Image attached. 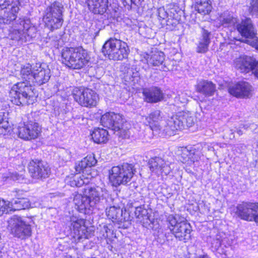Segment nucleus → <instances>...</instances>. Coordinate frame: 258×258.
Segmentation results:
<instances>
[{
    "instance_id": "1",
    "label": "nucleus",
    "mask_w": 258,
    "mask_h": 258,
    "mask_svg": "<svg viewBox=\"0 0 258 258\" xmlns=\"http://www.w3.org/2000/svg\"><path fill=\"white\" fill-rule=\"evenodd\" d=\"M34 91V88L27 81L17 83L10 91L11 101L17 105L33 104L37 98Z\"/></svg>"
},
{
    "instance_id": "2",
    "label": "nucleus",
    "mask_w": 258,
    "mask_h": 258,
    "mask_svg": "<svg viewBox=\"0 0 258 258\" xmlns=\"http://www.w3.org/2000/svg\"><path fill=\"white\" fill-rule=\"evenodd\" d=\"M21 75L25 81L29 83L32 82L40 86L49 80L50 70L48 66H24Z\"/></svg>"
},
{
    "instance_id": "3",
    "label": "nucleus",
    "mask_w": 258,
    "mask_h": 258,
    "mask_svg": "<svg viewBox=\"0 0 258 258\" xmlns=\"http://www.w3.org/2000/svg\"><path fill=\"white\" fill-rule=\"evenodd\" d=\"M135 172L132 164L124 163L121 165L113 166L109 171V181L115 187L121 184L126 185L131 181Z\"/></svg>"
},
{
    "instance_id": "4",
    "label": "nucleus",
    "mask_w": 258,
    "mask_h": 258,
    "mask_svg": "<svg viewBox=\"0 0 258 258\" xmlns=\"http://www.w3.org/2000/svg\"><path fill=\"white\" fill-rule=\"evenodd\" d=\"M129 52L127 44L117 39L110 38L103 45L102 52L110 59L122 60L127 57Z\"/></svg>"
},
{
    "instance_id": "5",
    "label": "nucleus",
    "mask_w": 258,
    "mask_h": 258,
    "mask_svg": "<svg viewBox=\"0 0 258 258\" xmlns=\"http://www.w3.org/2000/svg\"><path fill=\"white\" fill-rule=\"evenodd\" d=\"M62 5L58 2H54L48 7L43 17L46 26L51 31L60 28L63 23L62 17Z\"/></svg>"
},
{
    "instance_id": "6",
    "label": "nucleus",
    "mask_w": 258,
    "mask_h": 258,
    "mask_svg": "<svg viewBox=\"0 0 258 258\" xmlns=\"http://www.w3.org/2000/svg\"><path fill=\"white\" fill-rule=\"evenodd\" d=\"M62 63L67 64H85L89 62L90 57L87 51L82 47H66L63 49L61 54Z\"/></svg>"
},
{
    "instance_id": "7",
    "label": "nucleus",
    "mask_w": 258,
    "mask_h": 258,
    "mask_svg": "<svg viewBox=\"0 0 258 258\" xmlns=\"http://www.w3.org/2000/svg\"><path fill=\"white\" fill-rule=\"evenodd\" d=\"M72 95L78 104L86 107L95 106L99 100L98 95L94 91L83 87L74 88Z\"/></svg>"
},
{
    "instance_id": "8",
    "label": "nucleus",
    "mask_w": 258,
    "mask_h": 258,
    "mask_svg": "<svg viewBox=\"0 0 258 258\" xmlns=\"http://www.w3.org/2000/svg\"><path fill=\"white\" fill-rule=\"evenodd\" d=\"M234 212L241 220L253 221L258 225V203L242 202L237 205Z\"/></svg>"
},
{
    "instance_id": "9",
    "label": "nucleus",
    "mask_w": 258,
    "mask_h": 258,
    "mask_svg": "<svg viewBox=\"0 0 258 258\" xmlns=\"http://www.w3.org/2000/svg\"><path fill=\"white\" fill-rule=\"evenodd\" d=\"M71 236L73 242H78L88 239L91 233L85 225V220L79 217L73 216L71 217Z\"/></svg>"
},
{
    "instance_id": "10",
    "label": "nucleus",
    "mask_w": 258,
    "mask_h": 258,
    "mask_svg": "<svg viewBox=\"0 0 258 258\" xmlns=\"http://www.w3.org/2000/svg\"><path fill=\"white\" fill-rule=\"evenodd\" d=\"M41 132V128L39 124L32 120L20 123L17 127L18 137L27 141L37 139Z\"/></svg>"
},
{
    "instance_id": "11",
    "label": "nucleus",
    "mask_w": 258,
    "mask_h": 258,
    "mask_svg": "<svg viewBox=\"0 0 258 258\" xmlns=\"http://www.w3.org/2000/svg\"><path fill=\"white\" fill-rule=\"evenodd\" d=\"M20 0H5L0 5V23L9 24L17 18Z\"/></svg>"
},
{
    "instance_id": "12",
    "label": "nucleus",
    "mask_w": 258,
    "mask_h": 258,
    "mask_svg": "<svg viewBox=\"0 0 258 258\" xmlns=\"http://www.w3.org/2000/svg\"><path fill=\"white\" fill-rule=\"evenodd\" d=\"M83 194L88 198L92 210L108 196L106 189L104 186H99L86 187L84 188Z\"/></svg>"
},
{
    "instance_id": "13",
    "label": "nucleus",
    "mask_w": 258,
    "mask_h": 258,
    "mask_svg": "<svg viewBox=\"0 0 258 258\" xmlns=\"http://www.w3.org/2000/svg\"><path fill=\"white\" fill-rule=\"evenodd\" d=\"M11 223L14 225L12 232L15 237L21 239H25L31 236L32 228L29 222L21 217L14 216Z\"/></svg>"
},
{
    "instance_id": "14",
    "label": "nucleus",
    "mask_w": 258,
    "mask_h": 258,
    "mask_svg": "<svg viewBox=\"0 0 258 258\" xmlns=\"http://www.w3.org/2000/svg\"><path fill=\"white\" fill-rule=\"evenodd\" d=\"M29 171L31 176L36 179L48 177L50 169L47 163L38 160H32L28 164Z\"/></svg>"
},
{
    "instance_id": "15",
    "label": "nucleus",
    "mask_w": 258,
    "mask_h": 258,
    "mask_svg": "<svg viewBox=\"0 0 258 258\" xmlns=\"http://www.w3.org/2000/svg\"><path fill=\"white\" fill-rule=\"evenodd\" d=\"M177 154L180 156V161L188 166H191L195 162L199 161L202 156L200 152L191 147H179Z\"/></svg>"
},
{
    "instance_id": "16",
    "label": "nucleus",
    "mask_w": 258,
    "mask_h": 258,
    "mask_svg": "<svg viewBox=\"0 0 258 258\" xmlns=\"http://www.w3.org/2000/svg\"><path fill=\"white\" fill-rule=\"evenodd\" d=\"M148 165L152 173L158 176L162 174L167 175L171 171L169 162L165 161L159 157L151 158L149 160Z\"/></svg>"
},
{
    "instance_id": "17",
    "label": "nucleus",
    "mask_w": 258,
    "mask_h": 258,
    "mask_svg": "<svg viewBox=\"0 0 258 258\" xmlns=\"http://www.w3.org/2000/svg\"><path fill=\"white\" fill-rule=\"evenodd\" d=\"M100 122L103 126L117 132L122 128L123 119L119 114L107 112L102 116Z\"/></svg>"
},
{
    "instance_id": "18",
    "label": "nucleus",
    "mask_w": 258,
    "mask_h": 258,
    "mask_svg": "<svg viewBox=\"0 0 258 258\" xmlns=\"http://www.w3.org/2000/svg\"><path fill=\"white\" fill-rule=\"evenodd\" d=\"M238 31L242 36L246 38H250L252 40H247L250 45L258 50V38H255V33L250 19H246L243 20L240 24L236 26Z\"/></svg>"
},
{
    "instance_id": "19",
    "label": "nucleus",
    "mask_w": 258,
    "mask_h": 258,
    "mask_svg": "<svg viewBox=\"0 0 258 258\" xmlns=\"http://www.w3.org/2000/svg\"><path fill=\"white\" fill-rule=\"evenodd\" d=\"M33 29L29 20H21L19 24L15 25L10 30V36L13 40H23L26 38V35H30L29 31Z\"/></svg>"
},
{
    "instance_id": "20",
    "label": "nucleus",
    "mask_w": 258,
    "mask_h": 258,
    "mask_svg": "<svg viewBox=\"0 0 258 258\" xmlns=\"http://www.w3.org/2000/svg\"><path fill=\"white\" fill-rule=\"evenodd\" d=\"M229 93L237 98H249L251 96L253 88L248 82L239 81L229 88Z\"/></svg>"
},
{
    "instance_id": "21",
    "label": "nucleus",
    "mask_w": 258,
    "mask_h": 258,
    "mask_svg": "<svg viewBox=\"0 0 258 258\" xmlns=\"http://www.w3.org/2000/svg\"><path fill=\"white\" fill-rule=\"evenodd\" d=\"M106 214L107 218L112 220L113 222L119 225V227L126 228L127 225L126 223L128 222V217L126 218L125 212H123L122 209L119 207L111 206L106 209Z\"/></svg>"
},
{
    "instance_id": "22",
    "label": "nucleus",
    "mask_w": 258,
    "mask_h": 258,
    "mask_svg": "<svg viewBox=\"0 0 258 258\" xmlns=\"http://www.w3.org/2000/svg\"><path fill=\"white\" fill-rule=\"evenodd\" d=\"M181 115V112L172 116L166 121H164L162 132L167 135H171L173 132L181 130L184 128V122L179 116Z\"/></svg>"
},
{
    "instance_id": "23",
    "label": "nucleus",
    "mask_w": 258,
    "mask_h": 258,
    "mask_svg": "<svg viewBox=\"0 0 258 258\" xmlns=\"http://www.w3.org/2000/svg\"><path fill=\"white\" fill-rule=\"evenodd\" d=\"M146 125L150 126L152 131L162 132L165 120H161V111L154 110L151 112L148 116H145Z\"/></svg>"
},
{
    "instance_id": "24",
    "label": "nucleus",
    "mask_w": 258,
    "mask_h": 258,
    "mask_svg": "<svg viewBox=\"0 0 258 258\" xmlns=\"http://www.w3.org/2000/svg\"><path fill=\"white\" fill-rule=\"evenodd\" d=\"M192 231L190 224L185 220L182 222L179 223L177 227L171 232L180 241L186 242L191 238V232Z\"/></svg>"
},
{
    "instance_id": "25",
    "label": "nucleus",
    "mask_w": 258,
    "mask_h": 258,
    "mask_svg": "<svg viewBox=\"0 0 258 258\" xmlns=\"http://www.w3.org/2000/svg\"><path fill=\"white\" fill-rule=\"evenodd\" d=\"M143 94L145 100L148 103H157L162 100L164 94L161 89L157 87L144 88Z\"/></svg>"
},
{
    "instance_id": "26",
    "label": "nucleus",
    "mask_w": 258,
    "mask_h": 258,
    "mask_svg": "<svg viewBox=\"0 0 258 258\" xmlns=\"http://www.w3.org/2000/svg\"><path fill=\"white\" fill-rule=\"evenodd\" d=\"M237 22V18L234 17L230 12H225L216 19L215 25L218 28L222 26L229 27L234 26Z\"/></svg>"
},
{
    "instance_id": "27",
    "label": "nucleus",
    "mask_w": 258,
    "mask_h": 258,
    "mask_svg": "<svg viewBox=\"0 0 258 258\" xmlns=\"http://www.w3.org/2000/svg\"><path fill=\"white\" fill-rule=\"evenodd\" d=\"M168 19L167 22L168 24L176 25L180 20L181 11L178 6L175 4H170L167 6Z\"/></svg>"
},
{
    "instance_id": "28",
    "label": "nucleus",
    "mask_w": 258,
    "mask_h": 258,
    "mask_svg": "<svg viewBox=\"0 0 258 258\" xmlns=\"http://www.w3.org/2000/svg\"><path fill=\"white\" fill-rule=\"evenodd\" d=\"M196 89L205 96H212L215 91V85L210 81L201 80L198 82Z\"/></svg>"
},
{
    "instance_id": "29",
    "label": "nucleus",
    "mask_w": 258,
    "mask_h": 258,
    "mask_svg": "<svg viewBox=\"0 0 258 258\" xmlns=\"http://www.w3.org/2000/svg\"><path fill=\"white\" fill-rule=\"evenodd\" d=\"M89 9L94 13L103 14L108 8V0H87Z\"/></svg>"
},
{
    "instance_id": "30",
    "label": "nucleus",
    "mask_w": 258,
    "mask_h": 258,
    "mask_svg": "<svg viewBox=\"0 0 258 258\" xmlns=\"http://www.w3.org/2000/svg\"><path fill=\"white\" fill-rule=\"evenodd\" d=\"M92 176L91 175H87L86 176L85 175L83 174L80 175L77 174L71 177H68L67 179V182H69L70 185L72 186H82L84 184H88L92 179Z\"/></svg>"
},
{
    "instance_id": "31",
    "label": "nucleus",
    "mask_w": 258,
    "mask_h": 258,
    "mask_svg": "<svg viewBox=\"0 0 258 258\" xmlns=\"http://www.w3.org/2000/svg\"><path fill=\"white\" fill-rule=\"evenodd\" d=\"M97 163V160L93 154L89 155L83 158L81 161L76 163L75 166L76 171L80 173L88 167L94 166Z\"/></svg>"
},
{
    "instance_id": "32",
    "label": "nucleus",
    "mask_w": 258,
    "mask_h": 258,
    "mask_svg": "<svg viewBox=\"0 0 258 258\" xmlns=\"http://www.w3.org/2000/svg\"><path fill=\"white\" fill-rule=\"evenodd\" d=\"M88 202H89L88 198L84 194L83 195H77L74 198V204L80 212L86 213L87 210L92 211L91 206H90V203Z\"/></svg>"
},
{
    "instance_id": "33",
    "label": "nucleus",
    "mask_w": 258,
    "mask_h": 258,
    "mask_svg": "<svg viewBox=\"0 0 258 258\" xmlns=\"http://www.w3.org/2000/svg\"><path fill=\"white\" fill-rule=\"evenodd\" d=\"M135 215L144 227H147L150 224L151 220L150 219L148 211L145 208L144 205L136 208Z\"/></svg>"
},
{
    "instance_id": "34",
    "label": "nucleus",
    "mask_w": 258,
    "mask_h": 258,
    "mask_svg": "<svg viewBox=\"0 0 258 258\" xmlns=\"http://www.w3.org/2000/svg\"><path fill=\"white\" fill-rule=\"evenodd\" d=\"M93 141L97 144L105 143L109 139L108 132L102 128H95L91 134Z\"/></svg>"
},
{
    "instance_id": "35",
    "label": "nucleus",
    "mask_w": 258,
    "mask_h": 258,
    "mask_svg": "<svg viewBox=\"0 0 258 258\" xmlns=\"http://www.w3.org/2000/svg\"><path fill=\"white\" fill-rule=\"evenodd\" d=\"M12 127L8 120L4 112H0V135L10 134L12 132Z\"/></svg>"
},
{
    "instance_id": "36",
    "label": "nucleus",
    "mask_w": 258,
    "mask_h": 258,
    "mask_svg": "<svg viewBox=\"0 0 258 258\" xmlns=\"http://www.w3.org/2000/svg\"><path fill=\"white\" fill-rule=\"evenodd\" d=\"M185 219L178 214H169L166 216V221L168 223V228L172 232L179 223L182 222Z\"/></svg>"
},
{
    "instance_id": "37",
    "label": "nucleus",
    "mask_w": 258,
    "mask_h": 258,
    "mask_svg": "<svg viewBox=\"0 0 258 258\" xmlns=\"http://www.w3.org/2000/svg\"><path fill=\"white\" fill-rule=\"evenodd\" d=\"M10 202V210L12 211L20 210L28 208L30 204L27 199H17Z\"/></svg>"
},
{
    "instance_id": "38",
    "label": "nucleus",
    "mask_w": 258,
    "mask_h": 258,
    "mask_svg": "<svg viewBox=\"0 0 258 258\" xmlns=\"http://www.w3.org/2000/svg\"><path fill=\"white\" fill-rule=\"evenodd\" d=\"M210 33L208 31L204 30L203 31L202 39L200 41L197 47V52L199 53H205L208 49V46L210 40L209 38Z\"/></svg>"
},
{
    "instance_id": "39",
    "label": "nucleus",
    "mask_w": 258,
    "mask_h": 258,
    "mask_svg": "<svg viewBox=\"0 0 258 258\" xmlns=\"http://www.w3.org/2000/svg\"><path fill=\"white\" fill-rule=\"evenodd\" d=\"M195 9L199 13L205 15L209 14L211 11L212 6L210 2H209L199 5H195Z\"/></svg>"
},
{
    "instance_id": "40",
    "label": "nucleus",
    "mask_w": 258,
    "mask_h": 258,
    "mask_svg": "<svg viewBox=\"0 0 258 258\" xmlns=\"http://www.w3.org/2000/svg\"><path fill=\"white\" fill-rule=\"evenodd\" d=\"M236 64H258L254 58L247 55H242L236 58Z\"/></svg>"
},
{
    "instance_id": "41",
    "label": "nucleus",
    "mask_w": 258,
    "mask_h": 258,
    "mask_svg": "<svg viewBox=\"0 0 258 258\" xmlns=\"http://www.w3.org/2000/svg\"><path fill=\"white\" fill-rule=\"evenodd\" d=\"M180 117L184 122V126L190 127L194 123V117L192 114L189 112H181Z\"/></svg>"
},
{
    "instance_id": "42",
    "label": "nucleus",
    "mask_w": 258,
    "mask_h": 258,
    "mask_svg": "<svg viewBox=\"0 0 258 258\" xmlns=\"http://www.w3.org/2000/svg\"><path fill=\"white\" fill-rule=\"evenodd\" d=\"M2 177L4 181L12 180L20 182L23 179L22 175L18 174L17 172L5 173L3 174Z\"/></svg>"
},
{
    "instance_id": "43",
    "label": "nucleus",
    "mask_w": 258,
    "mask_h": 258,
    "mask_svg": "<svg viewBox=\"0 0 258 258\" xmlns=\"http://www.w3.org/2000/svg\"><path fill=\"white\" fill-rule=\"evenodd\" d=\"M239 70L244 74L251 73L258 78V66H240Z\"/></svg>"
},
{
    "instance_id": "44",
    "label": "nucleus",
    "mask_w": 258,
    "mask_h": 258,
    "mask_svg": "<svg viewBox=\"0 0 258 258\" xmlns=\"http://www.w3.org/2000/svg\"><path fill=\"white\" fill-rule=\"evenodd\" d=\"M10 202L0 198V216L11 211Z\"/></svg>"
},
{
    "instance_id": "45",
    "label": "nucleus",
    "mask_w": 258,
    "mask_h": 258,
    "mask_svg": "<svg viewBox=\"0 0 258 258\" xmlns=\"http://www.w3.org/2000/svg\"><path fill=\"white\" fill-rule=\"evenodd\" d=\"M154 61L153 64H162L164 60V54L162 52H157L152 56Z\"/></svg>"
},
{
    "instance_id": "46",
    "label": "nucleus",
    "mask_w": 258,
    "mask_h": 258,
    "mask_svg": "<svg viewBox=\"0 0 258 258\" xmlns=\"http://www.w3.org/2000/svg\"><path fill=\"white\" fill-rule=\"evenodd\" d=\"M110 226L104 225L103 227L102 230H101L103 237L107 239V240L110 239V237H113L114 234L113 230L110 229Z\"/></svg>"
},
{
    "instance_id": "47",
    "label": "nucleus",
    "mask_w": 258,
    "mask_h": 258,
    "mask_svg": "<svg viewBox=\"0 0 258 258\" xmlns=\"http://www.w3.org/2000/svg\"><path fill=\"white\" fill-rule=\"evenodd\" d=\"M249 10L252 15L258 17V0H251Z\"/></svg>"
},
{
    "instance_id": "48",
    "label": "nucleus",
    "mask_w": 258,
    "mask_h": 258,
    "mask_svg": "<svg viewBox=\"0 0 258 258\" xmlns=\"http://www.w3.org/2000/svg\"><path fill=\"white\" fill-rule=\"evenodd\" d=\"M158 16L162 20H164L165 18L168 19V11H166L163 7L159 8L158 9Z\"/></svg>"
},
{
    "instance_id": "49",
    "label": "nucleus",
    "mask_w": 258,
    "mask_h": 258,
    "mask_svg": "<svg viewBox=\"0 0 258 258\" xmlns=\"http://www.w3.org/2000/svg\"><path fill=\"white\" fill-rule=\"evenodd\" d=\"M222 242H223V240L219 239V238H218V236H217L216 239H214L213 241L211 243L212 247L214 250H218L221 245Z\"/></svg>"
},
{
    "instance_id": "50",
    "label": "nucleus",
    "mask_w": 258,
    "mask_h": 258,
    "mask_svg": "<svg viewBox=\"0 0 258 258\" xmlns=\"http://www.w3.org/2000/svg\"><path fill=\"white\" fill-rule=\"evenodd\" d=\"M132 70H130V69L127 68L126 75L125 77H126V78L127 77H129L130 79H131L130 77L131 76L132 78H135L136 80V81H138L139 79V73L138 72H136V73L133 72L132 73Z\"/></svg>"
},
{
    "instance_id": "51",
    "label": "nucleus",
    "mask_w": 258,
    "mask_h": 258,
    "mask_svg": "<svg viewBox=\"0 0 258 258\" xmlns=\"http://www.w3.org/2000/svg\"><path fill=\"white\" fill-rule=\"evenodd\" d=\"M209 2H210V0H195V5H199Z\"/></svg>"
},
{
    "instance_id": "52",
    "label": "nucleus",
    "mask_w": 258,
    "mask_h": 258,
    "mask_svg": "<svg viewBox=\"0 0 258 258\" xmlns=\"http://www.w3.org/2000/svg\"><path fill=\"white\" fill-rule=\"evenodd\" d=\"M64 154H66V156H65V158L63 159L65 162H67L68 160H70L71 159V155L69 153H68L67 151H64Z\"/></svg>"
},
{
    "instance_id": "53",
    "label": "nucleus",
    "mask_w": 258,
    "mask_h": 258,
    "mask_svg": "<svg viewBox=\"0 0 258 258\" xmlns=\"http://www.w3.org/2000/svg\"><path fill=\"white\" fill-rule=\"evenodd\" d=\"M123 3H124V5L127 6L132 5V1H134L133 0H122Z\"/></svg>"
},
{
    "instance_id": "54",
    "label": "nucleus",
    "mask_w": 258,
    "mask_h": 258,
    "mask_svg": "<svg viewBox=\"0 0 258 258\" xmlns=\"http://www.w3.org/2000/svg\"><path fill=\"white\" fill-rule=\"evenodd\" d=\"M196 258H210L207 254H201L197 256Z\"/></svg>"
},
{
    "instance_id": "55",
    "label": "nucleus",
    "mask_w": 258,
    "mask_h": 258,
    "mask_svg": "<svg viewBox=\"0 0 258 258\" xmlns=\"http://www.w3.org/2000/svg\"><path fill=\"white\" fill-rule=\"evenodd\" d=\"M67 66L70 69H81V68L79 67L80 66H78V67H74V68L72 67L73 66ZM77 66H75V67H77Z\"/></svg>"
},
{
    "instance_id": "56",
    "label": "nucleus",
    "mask_w": 258,
    "mask_h": 258,
    "mask_svg": "<svg viewBox=\"0 0 258 258\" xmlns=\"http://www.w3.org/2000/svg\"><path fill=\"white\" fill-rule=\"evenodd\" d=\"M133 1H132V5L133 4H135L136 5H137L139 3V1H140V0H133Z\"/></svg>"
},
{
    "instance_id": "57",
    "label": "nucleus",
    "mask_w": 258,
    "mask_h": 258,
    "mask_svg": "<svg viewBox=\"0 0 258 258\" xmlns=\"http://www.w3.org/2000/svg\"><path fill=\"white\" fill-rule=\"evenodd\" d=\"M208 150H214V147L213 146H211V147L210 146V147H209Z\"/></svg>"
},
{
    "instance_id": "58",
    "label": "nucleus",
    "mask_w": 258,
    "mask_h": 258,
    "mask_svg": "<svg viewBox=\"0 0 258 258\" xmlns=\"http://www.w3.org/2000/svg\"><path fill=\"white\" fill-rule=\"evenodd\" d=\"M187 100V99H183V100H181V102H183V103H184L185 101H186Z\"/></svg>"
},
{
    "instance_id": "59",
    "label": "nucleus",
    "mask_w": 258,
    "mask_h": 258,
    "mask_svg": "<svg viewBox=\"0 0 258 258\" xmlns=\"http://www.w3.org/2000/svg\"><path fill=\"white\" fill-rule=\"evenodd\" d=\"M135 80H136L134 78V80H133V81H135ZM134 83H135V82H134Z\"/></svg>"
},
{
    "instance_id": "60",
    "label": "nucleus",
    "mask_w": 258,
    "mask_h": 258,
    "mask_svg": "<svg viewBox=\"0 0 258 258\" xmlns=\"http://www.w3.org/2000/svg\"><path fill=\"white\" fill-rule=\"evenodd\" d=\"M67 258H73V257L72 256H69L68 257H67Z\"/></svg>"
},
{
    "instance_id": "61",
    "label": "nucleus",
    "mask_w": 258,
    "mask_h": 258,
    "mask_svg": "<svg viewBox=\"0 0 258 258\" xmlns=\"http://www.w3.org/2000/svg\"><path fill=\"white\" fill-rule=\"evenodd\" d=\"M181 97H180V95H179V98L180 99Z\"/></svg>"
},
{
    "instance_id": "62",
    "label": "nucleus",
    "mask_w": 258,
    "mask_h": 258,
    "mask_svg": "<svg viewBox=\"0 0 258 258\" xmlns=\"http://www.w3.org/2000/svg\"><path fill=\"white\" fill-rule=\"evenodd\" d=\"M238 134H239V135L240 134V131L238 132Z\"/></svg>"
}]
</instances>
